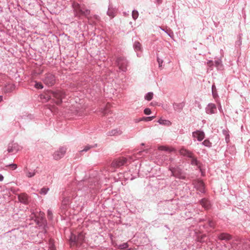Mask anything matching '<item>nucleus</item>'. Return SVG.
<instances>
[{
  "label": "nucleus",
  "instance_id": "nucleus-1",
  "mask_svg": "<svg viewBox=\"0 0 250 250\" xmlns=\"http://www.w3.org/2000/svg\"><path fill=\"white\" fill-rule=\"evenodd\" d=\"M64 97V93L59 90H47L40 95V98L42 102H49L50 104L54 103L57 105L62 104V100Z\"/></svg>",
  "mask_w": 250,
  "mask_h": 250
},
{
  "label": "nucleus",
  "instance_id": "nucleus-2",
  "mask_svg": "<svg viewBox=\"0 0 250 250\" xmlns=\"http://www.w3.org/2000/svg\"><path fill=\"white\" fill-rule=\"evenodd\" d=\"M72 7L76 16L80 15L87 16L90 13V10L88 9L84 4H81L77 2H73Z\"/></svg>",
  "mask_w": 250,
  "mask_h": 250
},
{
  "label": "nucleus",
  "instance_id": "nucleus-3",
  "mask_svg": "<svg viewBox=\"0 0 250 250\" xmlns=\"http://www.w3.org/2000/svg\"><path fill=\"white\" fill-rule=\"evenodd\" d=\"M84 239L83 233H80L77 236L71 234L70 238L71 245H76L79 246L82 245Z\"/></svg>",
  "mask_w": 250,
  "mask_h": 250
},
{
  "label": "nucleus",
  "instance_id": "nucleus-4",
  "mask_svg": "<svg viewBox=\"0 0 250 250\" xmlns=\"http://www.w3.org/2000/svg\"><path fill=\"white\" fill-rule=\"evenodd\" d=\"M169 169L171 171V176L179 179H186V176L185 174L183 172L182 169L179 167H170Z\"/></svg>",
  "mask_w": 250,
  "mask_h": 250
},
{
  "label": "nucleus",
  "instance_id": "nucleus-5",
  "mask_svg": "<svg viewBox=\"0 0 250 250\" xmlns=\"http://www.w3.org/2000/svg\"><path fill=\"white\" fill-rule=\"evenodd\" d=\"M116 62L121 70L124 72H125L127 70L128 62L125 57H118L116 59Z\"/></svg>",
  "mask_w": 250,
  "mask_h": 250
},
{
  "label": "nucleus",
  "instance_id": "nucleus-6",
  "mask_svg": "<svg viewBox=\"0 0 250 250\" xmlns=\"http://www.w3.org/2000/svg\"><path fill=\"white\" fill-rule=\"evenodd\" d=\"M43 83L48 86L53 85L56 82V77L54 75L48 73L45 75L43 79Z\"/></svg>",
  "mask_w": 250,
  "mask_h": 250
},
{
  "label": "nucleus",
  "instance_id": "nucleus-7",
  "mask_svg": "<svg viewBox=\"0 0 250 250\" xmlns=\"http://www.w3.org/2000/svg\"><path fill=\"white\" fill-rule=\"evenodd\" d=\"M66 151V148L63 146L60 147L59 149L56 150L53 154V158L55 160H59L62 158Z\"/></svg>",
  "mask_w": 250,
  "mask_h": 250
},
{
  "label": "nucleus",
  "instance_id": "nucleus-8",
  "mask_svg": "<svg viewBox=\"0 0 250 250\" xmlns=\"http://www.w3.org/2000/svg\"><path fill=\"white\" fill-rule=\"evenodd\" d=\"M133 48L134 50L136 52L138 57H141L143 51V48L142 44L138 41H135L133 43Z\"/></svg>",
  "mask_w": 250,
  "mask_h": 250
},
{
  "label": "nucleus",
  "instance_id": "nucleus-9",
  "mask_svg": "<svg viewBox=\"0 0 250 250\" xmlns=\"http://www.w3.org/2000/svg\"><path fill=\"white\" fill-rule=\"evenodd\" d=\"M127 162L125 158L121 157L114 160L112 164V167L115 168L120 167L121 166H124Z\"/></svg>",
  "mask_w": 250,
  "mask_h": 250
},
{
  "label": "nucleus",
  "instance_id": "nucleus-10",
  "mask_svg": "<svg viewBox=\"0 0 250 250\" xmlns=\"http://www.w3.org/2000/svg\"><path fill=\"white\" fill-rule=\"evenodd\" d=\"M20 149V146L16 143L9 144L7 148V151L10 153H15Z\"/></svg>",
  "mask_w": 250,
  "mask_h": 250
},
{
  "label": "nucleus",
  "instance_id": "nucleus-11",
  "mask_svg": "<svg viewBox=\"0 0 250 250\" xmlns=\"http://www.w3.org/2000/svg\"><path fill=\"white\" fill-rule=\"evenodd\" d=\"M194 188L201 193L205 192L204 184L201 180L195 181L193 182Z\"/></svg>",
  "mask_w": 250,
  "mask_h": 250
},
{
  "label": "nucleus",
  "instance_id": "nucleus-12",
  "mask_svg": "<svg viewBox=\"0 0 250 250\" xmlns=\"http://www.w3.org/2000/svg\"><path fill=\"white\" fill-rule=\"evenodd\" d=\"M192 136L194 138H197L198 141H201L205 138V133L203 131L196 130L192 133Z\"/></svg>",
  "mask_w": 250,
  "mask_h": 250
},
{
  "label": "nucleus",
  "instance_id": "nucleus-13",
  "mask_svg": "<svg viewBox=\"0 0 250 250\" xmlns=\"http://www.w3.org/2000/svg\"><path fill=\"white\" fill-rule=\"evenodd\" d=\"M179 153L181 155L188 158H192V155H193L192 152L185 148H182L180 149Z\"/></svg>",
  "mask_w": 250,
  "mask_h": 250
},
{
  "label": "nucleus",
  "instance_id": "nucleus-14",
  "mask_svg": "<svg viewBox=\"0 0 250 250\" xmlns=\"http://www.w3.org/2000/svg\"><path fill=\"white\" fill-rule=\"evenodd\" d=\"M18 199L21 203L27 204L28 202V196L25 193H21L18 195Z\"/></svg>",
  "mask_w": 250,
  "mask_h": 250
},
{
  "label": "nucleus",
  "instance_id": "nucleus-15",
  "mask_svg": "<svg viewBox=\"0 0 250 250\" xmlns=\"http://www.w3.org/2000/svg\"><path fill=\"white\" fill-rule=\"evenodd\" d=\"M15 84L8 83L5 85L3 90L5 93H10L15 89Z\"/></svg>",
  "mask_w": 250,
  "mask_h": 250
},
{
  "label": "nucleus",
  "instance_id": "nucleus-16",
  "mask_svg": "<svg viewBox=\"0 0 250 250\" xmlns=\"http://www.w3.org/2000/svg\"><path fill=\"white\" fill-rule=\"evenodd\" d=\"M122 133V131L118 128L114 129L107 132L106 134L109 136H118Z\"/></svg>",
  "mask_w": 250,
  "mask_h": 250
},
{
  "label": "nucleus",
  "instance_id": "nucleus-17",
  "mask_svg": "<svg viewBox=\"0 0 250 250\" xmlns=\"http://www.w3.org/2000/svg\"><path fill=\"white\" fill-rule=\"evenodd\" d=\"M214 66H215L217 69L219 70H222L223 69L224 66L222 64V62L221 59H217L216 60H215L214 62Z\"/></svg>",
  "mask_w": 250,
  "mask_h": 250
},
{
  "label": "nucleus",
  "instance_id": "nucleus-18",
  "mask_svg": "<svg viewBox=\"0 0 250 250\" xmlns=\"http://www.w3.org/2000/svg\"><path fill=\"white\" fill-rule=\"evenodd\" d=\"M218 238L221 240H229L231 239V236L228 233H222L218 235Z\"/></svg>",
  "mask_w": 250,
  "mask_h": 250
},
{
  "label": "nucleus",
  "instance_id": "nucleus-19",
  "mask_svg": "<svg viewBox=\"0 0 250 250\" xmlns=\"http://www.w3.org/2000/svg\"><path fill=\"white\" fill-rule=\"evenodd\" d=\"M160 28L162 30L164 31L165 33H166L169 37H170L171 38H173L174 37V34L173 31L171 29H170L169 28H167V27L166 28L160 27Z\"/></svg>",
  "mask_w": 250,
  "mask_h": 250
},
{
  "label": "nucleus",
  "instance_id": "nucleus-20",
  "mask_svg": "<svg viewBox=\"0 0 250 250\" xmlns=\"http://www.w3.org/2000/svg\"><path fill=\"white\" fill-rule=\"evenodd\" d=\"M201 205L206 209H208L209 208V202L205 198L202 199L200 201Z\"/></svg>",
  "mask_w": 250,
  "mask_h": 250
},
{
  "label": "nucleus",
  "instance_id": "nucleus-21",
  "mask_svg": "<svg viewBox=\"0 0 250 250\" xmlns=\"http://www.w3.org/2000/svg\"><path fill=\"white\" fill-rule=\"evenodd\" d=\"M37 171L35 169L34 170H28L27 168L25 170L26 176L28 178L33 177L36 173Z\"/></svg>",
  "mask_w": 250,
  "mask_h": 250
},
{
  "label": "nucleus",
  "instance_id": "nucleus-22",
  "mask_svg": "<svg viewBox=\"0 0 250 250\" xmlns=\"http://www.w3.org/2000/svg\"><path fill=\"white\" fill-rule=\"evenodd\" d=\"M190 158L191 159V164L193 166H196L199 168H200L201 163L196 158L193 157V155H192V158Z\"/></svg>",
  "mask_w": 250,
  "mask_h": 250
},
{
  "label": "nucleus",
  "instance_id": "nucleus-23",
  "mask_svg": "<svg viewBox=\"0 0 250 250\" xmlns=\"http://www.w3.org/2000/svg\"><path fill=\"white\" fill-rule=\"evenodd\" d=\"M211 89H212V95L213 97L215 99H217L219 97V96L218 95L217 90L216 86L214 83H213L212 85Z\"/></svg>",
  "mask_w": 250,
  "mask_h": 250
},
{
  "label": "nucleus",
  "instance_id": "nucleus-24",
  "mask_svg": "<svg viewBox=\"0 0 250 250\" xmlns=\"http://www.w3.org/2000/svg\"><path fill=\"white\" fill-rule=\"evenodd\" d=\"M157 62L159 64V68L160 69H162L163 68V63H164V60L163 58H160V56L159 54H157Z\"/></svg>",
  "mask_w": 250,
  "mask_h": 250
},
{
  "label": "nucleus",
  "instance_id": "nucleus-25",
  "mask_svg": "<svg viewBox=\"0 0 250 250\" xmlns=\"http://www.w3.org/2000/svg\"><path fill=\"white\" fill-rule=\"evenodd\" d=\"M158 122L161 125H166L167 126H169L171 124V122L169 121L163 119L162 118H160L158 120Z\"/></svg>",
  "mask_w": 250,
  "mask_h": 250
},
{
  "label": "nucleus",
  "instance_id": "nucleus-26",
  "mask_svg": "<svg viewBox=\"0 0 250 250\" xmlns=\"http://www.w3.org/2000/svg\"><path fill=\"white\" fill-rule=\"evenodd\" d=\"M158 149L162 151H166L169 152L175 151V149L173 148H169L166 146H160L158 147Z\"/></svg>",
  "mask_w": 250,
  "mask_h": 250
},
{
  "label": "nucleus",
  "instance_id": "nucleus-27",
  "mask_svg": "<svg viewBox=\"0 0 250 250\" xmlns=\"http://www.w3.org/2000/svg\"><path fill=\"white\" fill-rule=\"evenodd\" d=\"M90 94L92 95H93V97H94L95 99H96L97 98H98L101 94V90L100 89H99L98 91H96L95 93V91L93 89H90Z\"/></svg>",
  "mask_w": 250,
  "mask_h": 250
},
{
  "label": "nucleus",
  "instance_id": "nucleus-28",
  "mask_svg": "<svg viewBox=\"0 0 250 250\" xmlns=\"http://www.w3.org/2000/svg\"><path fill=\"white\" fill-rule=\"evenodd\" d=\"M107 15L111 18H113L115 16V13L113 9H111V6L110 5H109L108 9L107 11Z\"/></svg>",
  "mask_w": 250,
  "mask_h": 250
},
{
  "label": "nucleus",
  "instance_id": "nucleus-29",
  "mask_svg": "<svg viewBox=\"0 0 250 250\" xmlns=\"http://www.w3.org/2000/svg\"><path fill=\"white\" fill-rule=\"evenodd\" d=\"M69 203V199L68 197H64L62 203V208H65L66 206Z\"/></svg>",
  "mask_w": 250,
  "mask_h": 250
},
{
  "label": "nucleus",
  "instance_id": "nucleus-30",
  "mask_svg": "<svg viewBox=\"0 0 250 250\" xmlns=\"http://www.w3.org/2000/svg\"><path fill=\"white\" fill-rule=\"evenodd\" d=\"M153 93L151 92L147 93L145 96V99L147 101H150L152 99Z\"/></svg>",
  "mask_w": 250,
  "mask_h": 250
},
{
  "label": "nucleus",
  "instance_id": "nucleus-31",
  "mask_svg": "<svg viewBox=\"0 0 250 250\" xmlns=\"http://www.w3.org/2000/svg\"><path fill=\"white\" fill-rule=\"evenodd\" d=\"M242 44V38L240 36L238 37V40L235 42V47L236 48H239Z\"/></svg>",
  "mask_w": 250,
  "mask_h": 250
},
{
  "label": "nucleus",
  "instance_id": "nucleus-32",
  "mask_svg": "<svg viewBox=\"0 0 250 250\" xmlns=\"http://www.w3.org/2000/svg\"><path fill=\"white\" fill-rule=\"evenodd\" d=\"M34 86L36 88L38 89H41L43 87V85L41 82L37 81L35 82Z\"/></svg>",
  "mask_w": 250,
  "mask_h": 250
},
{
  "label": "nucleus",
  "instance_id": "nucleus-33",
  "mask_svg": "<svg viewBox=\"0 0 250 250\" xmlns=\"http://www.w3.org/2000/svg\"><path fill=\"white\" fill-rule=\"evenodd\" d=\"M223 133L225 136V140L226 142L228 143L229 141V131L227 130L224 129L223 130Z\"/></svg>",
  "mask_w": 250,
  "mask_h": 250
},
{
  "label": "nucleus",
  "instance_id": "nucleus-34",
  "mask_svg": "<svg viewBox=\"0 0 250 250\" xmlns=\"http://www.w3.org/2000/svg\"><path fill=\"white\" fill-rule=\"evenodd\" d=\"M96 146H97V144H95L94 146H91L89 145H87L84 147V148L83 150H81V152H83V151L86 152L88 150H89L90 148L95 147Z\"/></svg>",
  "mask_w": 250,
  "mask_h": 250
},
{
  "label": "nucleus",
  "instance_id": "nucleus-35",
  "mask_svg": "<svg viewBox=\"0 0 250 250\" xmlns=\"http://www.w3.org/2000/svg\"><path fill=\"white\" fill-rule=\"evenodd\" d=\"M155 117V116H152L151 117H144L141 118L139 121H144L146 122L150 121L153 119H154Z\"/></svg>",
  "mask_w": 250,
  "mask_h": 250
},
{
  "label": "nucleus",
  "instance_id": "nucleus-36",
  "mask_svg": "<svg viewBox=\"0 0 250 250\" xmlns=\"http://www.w3.org/2000/svg\"><path fill=\"white\" fill-rule=\"evenodd\" d=\"M139 16L138 11L136 10H133L132 12V17L133 20H136Z\"/></svg>",
  "mask_w": 250,
  "mask_h": 250
},
{
  "label": "nucleus",
  "instance_id": "nucleus-37",
  "mask_svg": "<svg viewBox=\"0 0 250 250\" xmlns=\"http://www.w3.org/2000/svg\"><path fill=\"white\" fill-rule=\"evenodd\" d=\"M202 144L208 147H211L212 145L211 143L208 140H205L204 141L202 142Z\"/></svg>",
  "mask_w": 250,
  "mask_h": 250
},
{
  "label": "nucleus",
  "instance_id": "nucleus-38",
  "mask_svg": "<svg viewBox=\"0 0 250 250\" xmlns=\"http://www.w3.org/2000/svg\"><path fill=\"white\" fill-rule=\"evenodd\" d=\"M128 247V245L127 243H124L118 246V249L123 250L127 249Z\"/></svg>",
  "mask_w": 250,
  "mask_h": 250
},
{
  "label": "nucleus",
  "instance_id": "nucleus-39",
  "mask_svg": "<svg viewBox=\"0 0 250 250\" xmlns=\"http://www.w3.org/2000/svg\"><path fill=\"white\" fill-rule=\"evenodd\" d=\"M49 190V188L43 187L41 189L40 193L41 194L45 195L47 194Z\"/></svg>",
  "mask_w": 250,
  "mask_h": 250
},
{
  "label": "nucleus",
  "instance_id": "nucleus-40",
  "mask_svg": "<svg viewBox=\"0 0 250 250\" xmlns=\"http://www.w3.org/2000/svg\"><path fill=\"white\" fill-rule=\"evenodd\" d=\"M208 108H206V109H216V106L214 104L210 103L208 104Z\"/></svg>",
  "mask_w": 250,
  "mask_h": 250
},
{
  "label": "nucleus",
  "instance_id": "nucleus-41",
  "mask_svg": "<svg viewBox=\"0 0 250 250\" xmlns=\"http://www.w3.org/2000/svg\"><path fill=\"white\" fill-rule=\"evenodd\" d=\"M47 217L49 219L51 220L53 218V213L51 210H47Z\"/></svg>",
  "mask_w": 250,
  "mask_h": 250
},
{
  "label": "nucleus",
  "instance_id": "nucleus-42",
  "mask_svg": "<svg viewBox=\"0 0 250 250\" xmlns=\"http://www.w3.org/2000/svg\"><path fill=\"white\" fill-rule=\"evenodd\" d=\"M214 63L212 60H209L207 62V65L209 67H212L214 66Z\"/></svg>",
  "mask_w": 250,
  "mask_h": 250
},
{
  "label": "nucleus",
  "instance_id": "nucleus-43",
  "mask_svg": "<svg viewBox=\"0 0 250 250\" xmlns=\"http://www.w3.org/2000/svg\"><path fill=\"white\" fill-rule=\"evenodd\" d=\"M8 166L11 167L14 169H15L17 167V165L15 164H10Z\"/></svg>",
  "mask_w": 250,
  "mask_h": 250
},
{
  "label": "nucleus",
  "instance_id": "nucleus-44",
  "mask_svg": "<svg viewBox=\"0 0 250 250\" xmlns=\"http://www.w3.org/2000/svg\"><path fill=\"white\" fill-rule=\"evenodd\" d=\"M208 225L211 228H214V223L212 221H208Z\"/></svg>",
  "mask_w": 250,
  "mask_h": 250
},
{
  "label": "nucleus",
  "instance_id": "nucleus-45",
  "mask_svg": "<svg viewBox=\"0 0 250 250\" xmlns=\"http://www.w3.org/2000/svg\"><path fill=\"white\" fill-rule=\"evenodd\" d=\"M144 113L146 115H149L151 113V110H144Z\"/></svg>",
  "mask_w": 250,
  "mask_h": 250
},
{
  "label": "nucleus",
  "instance_id": "nucleus-46",
  "mask_svg": "<svg viewBox=\"0 0 250 250\" xmlns=\"http://www.w3.org/2000/svg\"><path fill=\"white\" fill-rule=\"evenodd\" d=\"M214 110H207V113H208V114H213L215 112H214Z\"/></svg>",
  "mask_w": 250,
  "mask_h": 250
},
{
  "label": "nucleus",
  "instance_id": "nucleus-47",
  "mask_svg": "<svg viewBox=\"0 0 250 250\" xmlns=\"http://www.w3.org/2000/svg\"><path fill=\"white\" fill-rule=\"evenodd\" d=\"M217 106H218V109H222V106L220 103L217 104Z\"/></svg>",
  "mask_w": 250,
  "mask_h": 250
},
{
  "label": "nucleus",
  "instance_id": "nucleus-48",
  "mask_svg": "<svg viewBox=\"0 0 250 250\" xmlns=\"http://www.w3.org/2000/svg\"><path fill=\"white\" fill-rule=\"evenodd\" d=\"M3 180V176L0 174V181H2Z\"/></svg>",
  "mask_w": 250,
  "mask_h": 250
},
{
  "label": "nucleus",
  "instance_id": "nucleus-49",
  "mask_svg": "<svg viewBox=\"0 0 250 250\" xmlns=\"http://www.w3.org/2000/svg\"><path fill=\"white\" fill-rule=\"evenodd\" d=\"M3 100V96L1 95H0V103Z\"/></svg>",
  "mask_w": 250,
  "mask_h": 250
},
{
  "label": "nucleus",
  "instance_id": "nucleus-50",
  "mask_svg": "<svg viewBox=\"0 0 250 250\" xmlns=\"http://www.w3.org/2000/svg\"><path fill=\"white\" fill-rule=\"evenodd\" d=\"M156 104H157V103H156V102H155V103L152 102V103H151V104L152 105H156Z\"/></svg>",
  "mask_w": 250,
  "mask_h": 250
},
{
  "label": "nucleus",
  "instance_id": "nucleus-51",
  "mask_svg": "<svg viewBox=\"0 0 250 250\" xmlns=\"http://www.w3.org/2000/svg\"><path fill=\"white\" fill-rule=\"evenodd\" d=\"M104 111H105V110H103V111L102 112V114H103V115H105V113Z\"/></svg>",
  "mask_w": 250,
  "mask_h": 250
},
{
  "label": "nucleus",
  "instance_id": "nucleus-52",
  "mask_svg": "<svg viewBox=\"0 0 250 250\" xmlns=\"http://www.w3.org/2000/svg\"><path fill=\"white\" fill-rule=\"evenodd\" d=\"M74 111L75 112V113H78L79 110H74Z\"/></svg>",
  "mask_w": 250,
  "mask_h": 250
},
{
  "label": "nucleus",
  "instance_id": "nucleus-53",
  "mask_svg": "<svg viewBox=\"0 0 250 250\" xmlns=\"http://www.w3.org/2000/svg\"><path fill=\"white\" fill-rule=\"evenodd\" d=\"M144 109H146V110H147V109H150L148 107H145L144 108Z\"/></svg>",
  "mask_w": 250,
  "mask_h": 250
},
{
  "label": "nucleus",
  "instance_id": "nucleus-54",
  "mask_svg": "<svg viewBox=\"0 0 250 250\" xmlns=\"http://www.w3.org/2000/svg\"><path fill=\"white\" fill-rule=\"evenodd\" d=\"M180 105L181 106V107L180 108H182L183 107L182 104H180Z\"/></svg>",
  "mask_w": 250,
  "mask_h": 250
},
{
  "label": "nucleus",
  "instance_id": "nucleus-55",
  "mask_svg": "<svg viewBox=\"0 0 250 250\" xmlns=\"http://www.w3.org/2000/svg\"><path fill=\"white\" fill-rule=\"evenodd\" d=\"M53 104V105H52V108H53V106H54L55 104H54H54Z\"/></svg>",
  "mask_w": 250,
  "mask_h": 250
},
{
  "label": "nucleus",
  "instance_id": "nucleus-56",
  "mask_svg": "<svg viewBox=\"0 0 250 250\" xmlns=\"http://www.w3.org/2000/svg\"><path fill=\"white\" fill-rule=\"evenodd\" d=\"M101 109H104V110H105V109H107L106 108H101Z\"/></svg>",
  "mask_w": 250,
  "mask_h": 250
},
{
  "label": "nucleus",
  "instance_id": "nucleus-57",
  "mask_svg": "<svg viewBox=\"0 0 250 250\" xmlns=\"http://www.w3.org/2000/svg\"><path fill=\"white\" fill-rule=\"evenodd\" d=\"M48 109L51 110V109H52V108H51V107H49V108H48Z\"/></svg>",
  "mask_w": 250,
  "mask_h": 250
},
{
  "label": "nucleus",
  "instance_id": "nucleus-58",
  "mask_svg": "<svg viewBox=\"0 0 250 250\" xmlns=\"http://www.w3.org/2000/svg\"><path fill=\"white\" fill-rule=\"evenodd\" d=\"M142 146H144V144L142 143Z\"/></svg>",
  "mask_w": 250,
  "mask_h": 250
}]
</instances>
